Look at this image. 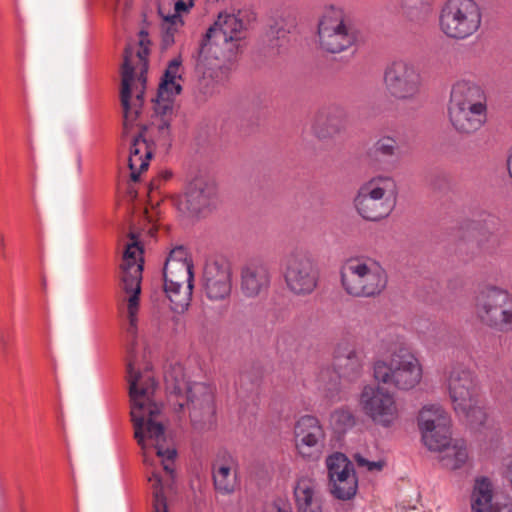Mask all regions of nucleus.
<instances>
[{
  "mask_svg": "<svg viewBox=\"0 0 512 512\" xmlns=\"http://www.w3.org/2000/svg\"><path fill=\"white\" fill-rule=\"evenodd\" d=\"M271 283L270 267L262 261L246 264L241 270V291L245 297L256 298L266 292Z\"/></svg>",
  "mask_w": 512,
  "mask_h": 512,
  "instance_id": "nucleus-25",
  "label": "nucleus"
},
{
  "mask_svg": "<svg viewBox=\"0 0 512 512\" xmlns=\"http://www.w3.org/2000/svg\"><path fill=\"white\" fill-rule=\"evenodd\" d=\"M471 512H512V500L495 495L494 484L486 476L476 477L470 495Z\"/></svg>",
  "mask_w": 512,
  "mask_h": 512,
  "instance_id": "nucleus-23",
  "label": "nucleus"
},
{
  "mask_svg": "<svg viewBox=\"0 0 512 512\" xmlns=\"http://www.w3.org/2000/svg\"><path fill=\"white\" fill-rule=\"evenodd\" d=\"M375 150L385 157H393L399 154L400 147L395 138L383 136L376 142Z\"/></svg>",
  "mask_w": 512,
  "mask_h": 512,
  "instance_id": "nucleus-32",
  "label": "nucleus"
},
{
  "mask_svg": "<svg viewBox=\"0 0 512 512\" xmlns=\"http://www.w3.org/2000/svg\"><path fill=\"white\" fill-rule=\"evenodd\" d=\"M314 388L327 401H336L340 392L339 373L329 366L320 368L314 380Z\"/></svg>",
  "mask_w": 512,
  "mask_h": 512,
  "instance_id": "nucleus-30",
  "label": "nucleus"
},
{
  "mask_svg": "<svg viewBox=\"0 0 512 512\" xmlns=\"http://www.w3.org/2000/svg\"><path fill=\"white\" fill-rule=\"evenodd\" d=\"M448 115L452 126L460 133L470 134L479 130L487 119L482 89L467 80L457 81L451 89Z\"/></svg>",
  "mask_w": 512,
  "mask_h": 512,
  "instance_id": "nucleus-5",
  "label": "nucleus"
},
{
  "mask_svg": "<svg viewBox=\"0 0 512 512\" xmlns=\"http://www.w3.org/2000/svg\"><path fill=\"white\" fill-rule=\"evenodd\" d=\"M357 357V352L355 350H350L347 354V358L349 360L353 359V358H356Z\"/></svg>",
  "mask_w": 512,
  "mask_h": 512,
  "instance_id": "nucleus-36",
  "label": "nucleus"
},
{
  "mask_svg": "<svg viewBox=\"0 0 512 512\" xmlns=\"http://www.w3.org/2000/svg\"><path fill=\"white\" fill-rule=\"evenodd\" d=\"M161 130H165L167 128V124L164 122L160 125Z\"/></svg>",
  "mask_w": 512,
  "mask_h": 512,
  "instance_id": "nucleus-37",
  "label": "nucleus"
},
{
  "mask_svg": "<svg viewBox=\"0 0 512 512\" xmlns=\"http://www.w3.org/2000/svg\"><path fill=\"white\" fill-rule=\"evenodd\" d=\"M341 283L351 296L373 297L385 289L387 275L383 267L371 258H351L342 266Z\"/></svg>",
  "mask_w": 512,
  "mask_h": 512,
  "instance_id": "nucleus-10",
  "label": "nucleus"
},
{
  "mask_svg": "<svg viewBox=\"0 0 512 512\" xmlns=\"http://www.w3.org/2000/svg\"><path fill=\"white\" fill-rule=\"evenodd\" d=\"M202 282L204 293L209 300H225L230 296L232 290L230 266L224 261L207 262L204 267Z\"/></svg>",
  "mask_w": 512,
  "mask_h": 512,
  "instance_id": "nucleus-22",
  "label": "nucleus"
},
{
  "mask_svg": "<svg viewBox=\"0 0 512 512\" xmlns=\"http://www.w3.org/2000/svg\"><path fill=\"white\" fill-rule=\"evenodd\" d=\"M386 92L397 100H415L422 89V75L418 66L407 59L390 62L383 73Z\"/></svg>",
  "mask_w": 512,
  "mask_h": 512,
  "instance_id": "nucleus-14",
  "label": "nucleus"
},
{
  "mask_svg": "<svg viewBox=\"0 0 512 512\" xmlns=\"http://www.w3.org/2000/svg\"><path fill=\"white\" fill-rule=\"evenodd\" d=\"M294 498L298 512H322L321 498L312 478L300 477L297 480Z\"/></svg>",
  "mask_w": 512,
  "mask_h": 512,
  "instance_id": "nucleus-28",
  "label": "nucleus"
},
{
  "mask_svg": "<svg viewBox=\"0 0 512 512\" xmlns=\"http://www.w3.org/2000/svg\"><path fill=\"white\" fill-rule=\"evenodd\" d=\"M192 262L188 251L178 246L170 251L164 266V292L171 309L182 314L190 306L193 290Z\"/></svg>",
  "mask_w": 512,
  "mask_h": 512,
  "instance_id": "nucleus-8",
  "label": "nucleus"
},
{
  "mask_svg": "<svg viewBox=\"0 0 512 512\" xmlns=\"http://www.w3.org/2000/svg\"><path fill=\"white\" fill-rule=\"evenodd\" d=\"M355 461L358 464V466L363 467L370 472L381 471L386 465V462L383 459L370 461L361 455H355Z\"/></svg>",
  "mask_w": 512,
  "mask_h": 512,
  "instance_id": "nucleus-34",
  "label": "nucleus"
},
{
  "mask_svg": "<svg viewBox=\"0 0 512 512\" xmlns=\"http://www.w3.org/2000/svg\"><path fill=\"white\" fill-rule=\"evenodd\" d=\"M123 245L121 281L126 297L122 309L128 320L127 333L129 336L135 337L143 271V248L140 242V232L134 228L131 229L123 239Z\"/></svg>",
  "mask_w": 512,
  "mask_h": 512,
  "instance_id": "nucleus-4",
  "label": "nucleus"
},
{
  "mask_svg": "<svg viewBox=\"0 0 512 512\" xmlns=\"http://www.w3.org/2000/svg\"><path fill=\"white\" fill-rule=\"evenodd\" d=\"M283 277L287 289L297 296L312 294L319 281V273L312 259L300 251H294L287 255Z\"/></svg>",
  "mask_w": 512,
  "mask_h": 512,
  "instance_id": "nucleus-15",
  "label": "nucleus"
},
{
  "mask_svg": "<svg viewBox=\"0 0 512 512\" xmlns=\"http://www.w3.org/2000/svg\"><path fill=\"white\" fill-rule=\"evenodd\" d=\"M165 382L167 389L177 398L179 409L187 407L194 425L210 421L214 409L212 391L208 386L187 381L180 365L165 373Z\"/></svg>",
  "mask_w": 512,
  "mask_h": 512,
  "instance_id": "nucleus-7",
  "label": "nucleus"
},
{
  "mask_svg": "<svg viewBox=\"0 0 512 512\" xmlns=\"http://www.w3.org/2000/svg\"><path fill=\"white\" fill-rule=\"evenodd\" d=\"M245 37L243 21L235 14L220 13L207 32L201 62L208 70H228Z\"/></svg>",
  "mask_w": 512,
  "mask_h": 512,
  "instance_id": "nucleus-3",
  "label": "nucleus"
},
{
  "mask_svg": "<svg viewBox=\"0 0 512 512\" xmlns=\"http://www.w3.org/2000/svg\"><path fill=\"white\" fill-rule=\"evenodd\" d=\"M218 197L214 183L203 178H196L178 197V209L184 213L201 214L217 205Z\"/></svg>",
  "mask_w": 512,
  "mask_h": 512,
  "instance_id": "nucleus-21",
  "label": "nucleus"
},
{
  "mask_svg": "<svg viewBox=\"0 0 512 512\" xmlns=\"http://www.w3.org/2000/svg\"><path fill=\"white\" fill-rule=\"evenodd\" d=\"M433 3L434 0H400L402 8L408 12L428 11Z\"/></svg>",
  "mask_w": 512,
  "mask_h": 512,
  "instance_id": "nucleus-33",
  "label": "nucleus"
},
{
  "mask_svg": "<svg viewBox=\"0 0 512 512\" xmlns=\"http://www.w3.org/2000/svg\"><path fill=\"white\" fill-rule=\"evenodd\" d=\"M332 494L341 500L355 496L358 488L353 464L342 453H334L326 459Z\"/></svg>",
  "mask_w": 512,
  "mask_h": 512,
  "instance_id": "nucleus-20",
  "label": "nucleus"
},
{
  "mask_svg": "<svg viewBox=\"0 0 512 512\" xmlns=\"http://www.w3.org/2000/svg\"><path fill=\"white\" fill-rule=\"evenodd\" d=\"M293 439L295 452L303 460L315 462L322 457L326 434L317 417L301 416L295 422Z\"/></svg>",
  "mask_w": 512,
  "mask_h": 512,
  "instance_id": "nucleus-18",
  "label": "nucleus"
},
{
  "mask_svg": "<svg viewBox=\"0 0 512 512\" xmlns=\"http://www.w3.org/2000/svg\"><path fill=\"white\" fill-rule=\"evenodd\" d=\"M195 0H173L174 13L163 16L162 32L163 42L166 46L174 42V35L183 26L182 14L188 13L194 6Z\"/></svg>",
  "mask_w": 512,
  "mask_h": 512,
  "instance_id": "nucleus-29",
  "label": "nucleus"
},
{
  "mask_svg": "<svg viewBox=\"0 0 512 512\" xmlns=\"http://www.w3.org/2000/svg\"><path fill=\"white\" fill-rule=\"evenodd\" d=\"M126 379L134 437L141 447L144 464L153 468L148 478L154 496L151 512H167L163 483L156 466L161 465L171 475L176 449L164 425L162 405L156 398L157 383L145 349L136 341L128 349Z\"/></svg>",
  "mask_w": 512,
  "mask_h": 512,
  "instance_id": "nucleus-1",
  "label": "nucleus"
},
{
  "mask_svg": "<svg viewBox=\"0 0 512 512\" xmlns=\"http://www.w3.org/2000/svg\"><path fill=\"white\" fill-rule=\"evenodd\" d=\"M238 469V461L232 456H225L215 462L213 466V481L218 492L232 494L239 488Z\"/></svg>",
  "mask_w": 512,
  "mask_h": 512,
  "instance_id": "nucleus-26",
  "label": "nucleus"
},
{
  "mask_svg": "<svg viewBox=\"0 0 512 512\" xmlns=\"http://www.w3.org/2000/svg\"><path fill=\"white\" fill-rule=\"evenodd\" d=\"M3 242H4V237H3V236H1V237H0V244H3Z\"/></svg>",
  "mask_w": 512,
  "mask_h": 512,
  "instance_id": "nucleus-38",
  "label": "nucleus"
},
{
  "mask_svg": "<svg viewBox=\"0 0 512 512\" xmlns=\"http://www.w3.org/2000/svg\"><path fill=\"white\" fill-rule=\"evenodd\" d=\"M395 181L388 176H378L365 182L354 200L358 213L371 221L389 215L394 205Z\"/></svg>",
  "mask_w": 512,
  "mask_h": 512,
  "instance_id": "nucleus-13",
  "label": "nucleus"
},
{
  "mask_svg": "<svg viewBox=\"0 0 512 512\" xmlns=\"http://www.w3.org/2000/svg\"><path fill=\"white\" fill-rule=\"evenodd\" d=\"M445 387L454 412L470 425H482L486 412L481 404L474 373L461 364L453 365L446 373Z\"/></svg>",
  "mask_w": 512,
  "mask_h": 512,
  "instance_id": "nucleus-6",
  "label": "nucleus"
},
{
  "mask_svg": "<svg viewBox=\"0 0 512 512\" xmlns=\"http://www.w3.org/2000/svg\"><path fill=\"white\" fill-rule=\"evenodd\" d=\"M374 379L380 384L408 391L420 384L423 367L419 358L408 349L401 348L388 360H377L373 365Z\"/></svg>",
  "mask_w": 512,
  "mask_h": 512,
  "instance_id": "nucleus-9",
  "label": "nucleus"
},
{
  "mask_svg": "<svg viewBox=\"0 0 512 512\" xmlns=\"http://www.w3.org/2000/svg\"><path fill=\"white\" fill-rule=\"evenodd\" d=\"M321 47L331 53L342 52L356 41L353 29L341 9L330 8L323 14L318 28Z\"/></svg>",
  "mask_w": 512,
  "mask_h": 512,
  "instance_id": "nucleus-17",
  "label": "nucleus"
},
{
  "mask_svg": "<svg viewBox=\"0 0 512 512\" xmlns=\"http://www.w3.org/2000/svg\"><path fill=\"white\" fill-rule=\"evenodd\" d=\"M481 23V9L475 0H446L439 11V30L449 39H468Z\"/></svg>",
  "mask_w": 512,
  "mask_h": 512,
  "instance_id": "nucleus-11",
  "label": "nucleus"
},
{
  "mask_svg": "<svg viewBox=\"0 0 512 512\" xmlns=\"http://www.w3.org/2000/svg\"><path fill=\"white\" fill-rule=\"evenodd\" d=\"M361 411L376 425L389 428L399 418V408L394 395L374 385H365L359 395Z\"/></svg>",
  "mask_w": 512,
  "mask_h": 512,
  "instance_id": "nucleus-16",
  "label": "nucleus"
},
{
  "mask_svg": "<svg viewBox=\"0 0 512 512\" xmlns=\"http://www.w3.org/2000/svg\"><path fill=\"white\" fill-rule=\"evenodd\" d=\"M474 312L489 328L505 333L512 330V295L498 286L487 285L479 290Z\"/></svg>",
  "mask_w": 512,
  "mask_h": 512,
  "instance_id": "nucleus-12",
  "label": "nucleus"
},
{
  "mask_svg": "<svg viewBox=\"0 0 512 512\" xmlns=\"http://www.w3.org/2000/svg\"><path fill=\"white\" fill-rule=\"evenodd\" d=\"M428 450L438 453V459L442 466L450 470L460 469L469 461L467 443L463 439H452L451 435L447 437L443 446Z\"/></svg>",
  "mask_w": 512,
  "mask_h": 512,
  "instance_id": "nucleus-27",
  "label": "nucleus"
},
{
  "mask_svg": "<svg viewBox=\"0 0 512 512\" xmlns=\"http://www.w3.org/2000/svg\"><path fill=\"white\" fill-rule=\"evenodd\" d=\"M354 423V417L348 409L340 408L333 411L330 415V424L338 432H342L351 427Z\"/></svg>",
  "mask_w": 512,
  "mask_h": 512,
  "instance_id": "nucleus-31",
  "label": "nucleus"
},
{
  "mask_svg": "<svg viewBox=\"0 0 512 512\" xmlns=\"http://www.w3.org/2000/svg\"><path fill=\"white\" fill-rule=\"evenodd\" d=\"M264 512H291L289 507L279 502H273L267 504L264 508Z\"/></svg>",
  "mask_w": 512,
  "mask_h": 512,
  "instance_id": "nucleus-35",
  "label": "nucleus"
},
{
  "mask_svg": "<svg viewBox=\"0 0 512 512\" xmlns=\"http://www.w3.org/2000/svg\"><path fill=\"white\" fill-rule=\"evenodd\" d=\"M418 428L421 440L427 449H438L451 435V418L440 404L424 405L418 414Z\"/></svg>",
  "mask_w": 512,
  "mask_h": 512,
  "instance_id": "nucleus-19",
  "label": "nucleus"
},
{
  "mask_svg": "<svg viewBox=\"0 0 512 512\" xmlns=\"http://www.w3.org/2000/svg\"><path fill=\"white\" fill-rule=\"evenodd\" d=\"M182 74L183 68L181 60L174 58L169 62L159 84L157 97L155 99L156 114L165 115L172 109L174 98L179 95L182 90Z\"/></svg>",
  "mask_w": 512,
  "mask_h": 512,
  "instance_id": "nucleus-24",
  "label": "nucleus"
},
{
  "mask_svg": "<svg viewBox=\"0 0 512 512\" xmlns=\"http://www.w3.org/2000/svg\"><path fill=\"white\" fill-rule=\"evenodd\" d=\"M149 44L148 34L141 31L137 42L127 45L121 66V102L124 109V131L128 134L134 127L140 129V133L133 137L128 158L133 181H137L139 175L147 170L152 156L151 146L145 137L147 128L143 124L141 111L148 69Z\"/></svg>",
  "mask_w": 512,
  "mask_h": 512,
  "instance_id": "nucleus-2",
  "label": "nucleus"
}]
</instances>
